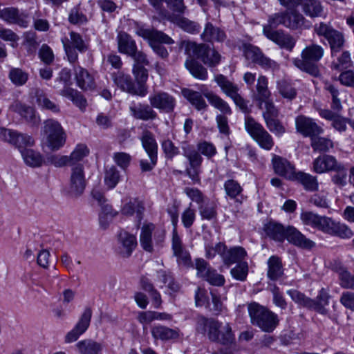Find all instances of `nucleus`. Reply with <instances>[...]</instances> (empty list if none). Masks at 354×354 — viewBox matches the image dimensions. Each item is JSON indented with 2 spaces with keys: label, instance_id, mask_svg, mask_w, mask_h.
Returning a JSON list of instances; mask_svg holds the SVG:
<instances>
[{
  "label": "nucleus",
  "instance_id": "f8f14e48",
  "mask_svg": "<svg viewBox=\"0 0 354 354\" xmlns=\"http://www.w3.org/2000/svg\"><path fill=\"white\" fill-rule=\"evenodd\" d=\"M186 50L192 51L194 56L209 67L216 66L221 59V55L214 48L205 44H196L194 42H188L186 45Z\"/></svg>",
  "mask_w": 354,
  "mask_h": 354
},
{
  "label": "nucleus",
  "instance_id": "423d86ee",
  "mask_svg": "<svg viewBox=\"0 0 354 354\" xmlns=\"http://www.w3.org/2000/svg\"><path fill=\"white\" fill-rule=\"evenodd\" d=\"M137 35L147 40L149 45L153 52L162 59H166L169 56L167 48L162 46V44H173L174 41L167 35L162 31L153 28H144L138 27L136 30Z\"/></svg>",
  "mask_w": 354,
  "mask_h": 354
},
{
  "label": "nucleus",
  "instance_id": "3c124183",
  "mask_svg": "<svg viewBox=\"0 0 354 354\" xmlns=\"http://www.w3.org/2000/svg\"><path fill=\"white\" fill-rule=\"evenodd\" d=\"M311 147L314 151L327 152L333 148V142L331 140L320 137L319 136L310 138Z\"/></svg>",
  "mask_w": 354,
  "mask_h": 354
},
{
  "label": "nucleus",
  "instance_id": "473e14b6",
  "mask_svg": "<svg viewBox=\"0 0 354 354\" xmlns=\"http://www.w3.org/2000/svg\"><path fill=\"white\" fill-rule=\"evenodd\" d=\"M202 39L207 42H223L226 39V34L223 30L207 22L201 35Z\"/></svg>",
  "mask_w": 354,
  "mask_h": 354
},
{
  "label": "nucleus",
  "instance_id": "864d4df0",
  "mask_svg": "<svg viewBox=\"0 0 354 354\" xmlns=\"http://www.w3.org/2000/svg\"><path fill=\"white\" fill-rule=\"evenodd\" d=\"M88 152L89 151L85 145H77L71 155L68 156L71 167L73 165H77V162L81 161L84 157L88 156Z\"/></svg>",
  "mask_w": 354,
  "mask_h": 354
},
{
  "label": "nucleus",
  "instance_id": "052dcab7",
  "mask_svg": "<svg viewBox=\"0 0 354 354\" xmlns=\"http://www.w3.org/2000/svg\"><path fill=\"white\" fill-rule=\"evenodd\" d=\"M267 128L277 136H281L286 132V128L277 118L264 120Z\"/></svg>",
  "mask_w": 354,
  "mask_h": 354
},
{
  "label": "nucleus",
  "instance_id": "8fccbe9b",
  "mask_svg": "<svg viewBox=\"0 0 354 354\" xmlns=\"http://www.w3.org/2000/svg\"><path fill=\"white\" fill-rule=\"evenodd\" d=\"M21 154L25 163L32 167H39L43 162V158L39 152L33 149H21Z\"/></svg>",
  "mask_w": 354,
  "mask_h": 354
},
{
  "label": "nucleus",
  "instance_id": "37998d69",
  "mask_svg": "<svg viewBox=\"0 0 354 354\" xmlns=\"http://www.w3.org/2000/svg\"><path fill=\"white\" fill-rule=\"evenodd\" d=\"M185 68L189 71L192 75L200 80H206L208 73L206 68L194 59L189 58L185 62Z\"/></svg>",
  "mask_w": 354,
  "mask_h": 354
},
{
  "label": "nucleus",
  "instance_id": "0e129e2a",
  "mask_svg": "<svg viewBox=\"0 0 354 354\" xmlns=\"http://www.w3.org/2000/svg\"><path fill=\"white\" fill-rule=\"evenodd\" d=\"M340 285L346 289H354V274H352L347 270L341 268L337 272Z\"/></svg>",
  "mask_w": 354,
  "mask_h": 354
},
{
  "label": "nucleus",
  "instance_id": "79ce46f5",
  "mask_svg": "<svg viewBox=\"0 0 354 354\" xmlns=\"http://www.w3.org/2000/svg\"><path fill=\"white\" fill-rule=\"evenodd\" d=\"M268 277L272 281L278 280L283 274L281 259L275 255L271 256L268 260Z\"/></svg>",
  "mask_w": 354,
  "mask_h": 354
},
{
  "label": "nucleus",
  "instance_id": "7ed1b4c3",
  "mask_svg": "<svg viewBox=\"0 0 354 354\" xmlns=\"http://www.w3.org/2000/svg\"><path fill=\"white\" fill-rule=\"evenodd\" d=\"M324 55V48L317 44H310L306 46L301 51V59L293 60L294 65L301 71L314 77L319 75L317 63Z\"/></svg>",
  "mask_w": 354,
  "mask_h": 354
},
{
  "label": "nucleus",
  "instance_id": "6e6d98bb",
  "mask_svg": "<svg viewBox=\"0 0 354 354\" xmlns=\"http://www.w3.org/2000/svg\"><path fill=\"white\" fill-rule=\"evenodd\" d=\"M9 78L15 86H20L26 83L28 74L20 68H14L10 71Z\"/></svg>",
  "mask_w": 354,
  "mask_h": 354
},
{
  "label": "nucleus",
  "instance_id": "2eb2a0df",
  "mask_svg": "<svg viewBox=\"0 0 354 354\" xmlns=\"http://www.w3.org/2000/svg\"><path fill=\"white\" fill-rule=\"evenodd\" d=\"M274 25L268 22L263 27V35L270 40L272 41L282 48L291 50L295 46V40L290 34L283 30H275Z\"/></svg>",
  "mask_w": 354,
  "mask_h": 354
},
{
  "label": "nucleus",
  "instance_id": "69168bd1",
  "mask_svg": "<svg viewBox=\"0 0 354 354\" xmlns=\"http://www.w3.org/2000/svg\"><path fill=\"white\" fill-rule=\"evenodd\" d=\"M198 209L202 219L209 221L216 217V208L212 203H203L199 205Z\"/></svg>",
  "mask_w": 354,
  "mask_h": 354
},
{
  "label": "nucleus",
  "instance_id": "4c0bfd02",
  "mask_svg": "<svg viewBox=\"0 0 354 354\" xmlns=\"http://www.w3.org/2000/svg\"><path fill=\"white\" fill-rule=\"evenodd\" d=\"M169 20L184 31L190 34H196L200 32V25L194 21L180 15L170 16Z\"/></svg>",
  "mask_w": 354,
  "mask_h": 354
},
{
  "label": "nucleus",
  "instance_id": "603ef678",
  "mask_svg": "<svg viewBox=\"0 0 354 354\" xmlns=\"http://www.w3.org/2000/svg\"><path fill=\"white\" fill-rule=\"evenodd\" d=\"M268 78L264 75H260L257 79L256 86L257 91V100H266L270 97V92L268 88Z\"/></svg>",
  "mask_w": 354,
  "mask_h": 354
},
{
  "label": "nucleus",
  "instance_id": "dca6fc26",
  "mask_svg": "<svg viewBox=\"0 0 354 354\" xmlns=\"http://www.w3.org/2000/svg\"><path fill=\"white\" fill-rule=\"evenodd\" d=\"M86 185L84 168L82 164L78 163L71 167L68 184V194L73 197L82 195Z\"/></svg>",
  "mask_w": 354,
  "mask_h": 354
},
{
  "label": "nucleus",
  "instance_id": "4d7b16f0",
  "mask_svg": "<svg viewBox=\"0 0 354 354\" xmlns=\"http://www.w3.org/2000/svg\"><path fill=\"white\" fill-rule=\"evenodd\" d=\"M248 264L246 261H242L231 269L230 274L232 277L238 281H244L246 280L248 274Z\"/></svg>",
  "mask_w": 354,
  "mask_h": 354
},
{
  "label": "nucleus",
  "instance_id": "de8ad7c7",
  "mask_svg": "<svg viewBox=\"0 0 354 354\" xmlns=\"http://www.w3.org/2000/svg\"><path fill=\"white\" fill-rule=\"evenodd\" d=\"M329 298L330 295L326 290L322 288L317 296L316 300L312 299L310 309H313L321 314L326 315L327 310L325 308V306L328 304Z\"/></svg>",
  "mask_w": 354,
  "mask_h": 354
},
{
  "label": "nucleus",
  "instance_id": "a878e982",
  "mask_svg": "<svg viewBox=\"0 0 354 354\" xmlns=\"http://www.w3.org/2000/svg\"><path fill=\"white\" fill-rule=\"evenodd\" d=\"M222 247L221 259L224 265L230 267L234 263L242 262L247 255L245 250L241 246L227 248L224 244Z\"/></svg>",
  "mask_w": 354,
  "mask_h": 354
},
{
  "label": "nucleus",
  "instance_id": "bb28decb",
  "mask_svg": "<svg viewBox=\"0 0 354 354\" xmlns=\"http://www.w3.org/2000/svg\"><path fill=\"white\" fill-rule=\"evenodd\" d=\"M223 188L225 193V197L232 200L236 206L240 205L245 200L246 196L243 194V188L240 183L231 178L224 182Z\"/></svg>",
  "mask_w": 354,
  "mask_h": 354
},
{
  "label": "nucleus",
  "instance_id": "412c9836",
  "mask_svg": "<svg viewBox=\"0 0 354 354\" xmlns=\"http://www.w3.org/2000/svg\"><path fill=\"white\" fill-rule=\"evenodd\" d=\"M313 170L317 174L344 169V165L331 155H322L313 161Z\"/></svg>",
  "mask_w": 354,
  "mask_h": 354
},
{
  "label": "nucleus",
  "instance_id": "5fc2aeb1",
  "mask_svg": "<svg viewBox=\"0 0 354 354\" xmlns=\"http://www.w3.org/2000/svg\"><path fill=\"white\" fill-rule=\"evenodd\" d=\"M277 89L279 93L288 100L294 99L297 95L296 89L287 81L281 80L277 82Z\"/></svg>",
  "mask_w": 354,
  "mask_h": 354
},
{
  "label": "nucleus",
  "instance_id": "e2e57ef3",
  "mask_svg": "<svg viewBox=\"0 0 354 354\" xmlns=\"http://www.w3.org/2000/svg\"><path fill=\"white\" fill-rule=\"evenodd\" d=\"M269 290L272 294L274 305L279 307L281 310L286 309L287 308V302L279 288L275 283H272L269 285Z\"/></svg>",
  "mask_w": 354,
  "mask_h": 354
},
{
  "label": "nucleus",
  "instance_id": "39448f33",
  "mask_svg": "<svg viewBox=\"0 0 354 354\" xmlns=\"http://www.w3.org/2000/svg\"><path fill=\"white\" fill-rule=\"evenodd\" d=\"M268 22L274 27L282 25L291 30H302L309 28L308 21L297 8L272 14L269 16Z\"/></svg>",
  "mask_w": 354,
  "mask_h": 354
},
{
  "label": "nucleus",
  "instance_id": "5701e85b",
  "mask_svg": "<svg viewBox=\"0 0 354 354\" xmlns=\"http://www.w3.org/2000/svg\"><path fill=\"white\" fill-rule=\"evenodd\" d=\"M286 240L295 246L306 250H310L315 246V243L308 239L299 230L293 226H287Z\"/></svg>",
  "mask_w": 354,
  "mask_h": 354
},
{
  "label": "nucleus",
  "instance_id": "9b49d317",
  "mask_svg": "<svg viewBox=\"0 0 354 354\" xmlns=\"http://www.w3.org/2000/svg\"><path fill=\"white\" fill-rule=\"evenodd\" d=\"M67 59L71 64H75L78 59V52L82 53L88 48V44L85 41L82 35L76 32L71 31L69 37L62 39Z\"/></svg>",
  "mask_w": 354,
  "mask_h": 354
},
{
  "label": "nucleus",
  "instance_id": "338daca9",
  "mask_svg": "<svg viewBox=\"0 0 354 354\" xmlns=\"http://www.w3.org/2000/svg\"><path fill=\"white\" fill-rule=\"evenodd\" d=\"M86 16L80 10L79 7H75L70 11L68 21L74 25H82L87 22Z\"/></svg>",
  "mask_w": 354,
  "mask_h": 354
},
{
  "label": "nucleus",
  "instance_id": "cd10ccee",
  "mask_svg": "<svg viewBox=\"0 0 354 354\" xmlns=\"http://www.w3.org/2000/svg\"><path fill=\"white\" fill-rule=\"evenodd\" d=\"M272 164L277 174L289 180H292L297 171L295 166L288 160L275 154L272 156Z\"/></svg>",
  "mask_w": 354,
  "mask_h": 354
},
{
  "label": "nucleus",
  "instance_id": "c756f323",
  "mask_svg": "<svg viewBox=\"0 0 354 354\" xmlns=\"http://www.w3.org/2000/svg\"><path fill=\"white\" fill-rule=\"evenodd\" d=\"M118 50L122 54L129 56L137 48L136 41L133 37L124 31L118 32L116 37Z\"/></svg>",
  "mask_w": 354,
  "mask_h": 354
},
{
  "label": "nucleus",
  "instance_id": "1a4fd4ad",
  "mask_svg": "<svg viewBox=\"0 0 354 354\" xmlns=\"http://www.w3.org/2000/svg\"><path fill=\"white\" fill-rule=\"evenodd\" d=\"M313 30L319 37H323L328 41L332 56H335L344 47L345 43L344 34L330 25L320 22L314 26Z\"/></svg>",
  "mask_w": 354,
  "mask_h": 354
},
{
  "label": "nucleus",
  "instance_id": "393cba45",
  "mask_svg": "<svg viewBox=\"0 0 354 354\" xmlns=\"http://www.w3.org/2000/svg\"><path fill=\"white\" fill-rule=\"evenodd\" d=\"M112 77L115 84L122 91L133 95L140 96V94H142V91H138L136 83L129 75L118 71L112 74Z\"/></svg>",
  "mask_w": 354,
  "mask_h": 354
},
{
  "label": "nucleus",
  "instance_id": "a18cd8bd",
  "mask_svg": "<svg viewBox=\"0 0 354 354\" xmlns=\"http://www.w3.org/2000/svg\"><path fill=\"white\" fill-rule=\"evenodd\" d=\"M59 93L62 96L71 100L82 111L86 109L87 106L86 100L78 91L72 88H66L65 89H62Z\"/></svg>",
  "mask_w": 354,
  "mask_h": 354
},
{
  "label": "nucleus",
  "instance_id": "774afa93",
  "mask_svg": "<svg viewBox=\"0 0 354 354\" xmlns=\"http://www.w3.org/2000/svg\"><path fill=\"white\" fill-rule=\"evenodd\" d=\"M161 147L167 160H172L180 153L179 149L169 139L164 140L161 143Z\"/></svg>",
  "mask_w": 354,
  "mask_h": 354
},
{
  "label": "nucleus",
  "instance_id": "20e7f679",
  "mask_svg": "<svg viewBox=\"0 0 354 354\" xmlns=\"http://www.w3.org/2000/svg\"><path fill=\"white\" fill-rule=\"evenodd\" d=\"M248 310L252 324L263 331L271 333L279 324L277 315L258 303L248 304Z\"/></svg>",
  "mask_w": 354,
  "mask_h": 354
},
{
  "label": "nucleus",
  "instance_id": "a211bd4d",
  "mask_svg": "<svg viewBox=\"0 0 354 354\" xmlns=\"http://www.w3.org/2000/svg\"><path fill=\"white\" fill-rule=\"evenodd\" d=\"M295 127L298 133L310 138L324 133V129L316 123L314 119L304 115L296 117Z\"/></svg>",
  "mask_w": 354,
  "mask_h": 354
},
{
  "label": "nucleus",
  "instance_id": "a19ab883",
  "mask_svg": "<svg viewBox=\"0 0 354 354\" xmlns=\"http://www.w3.org/2000/svg\"><path fill=\"white\" fill-rule=\"evenodd\" d=\"M34 97L36 99L38 106L41 109L50 111L53 113L59 112V106L55 102L50 100L43 90L35 88Z\"/></svg>",
  "mask_w": 354,
  "mask_h": 354
},
{
  "label": "nucleus",
  "instance_id": "aec40b11",
  "mask_svg": "<svg viewBox=\"0 0 354 354\" xmlns=\"http://www.w3.org/2000/svg\"><path fill=\"white\" fill-rule=\"evenodd\" d=\"M10 109L19 114L30 127H34L39 125L40 116L32 106L19 101H15L10 104Z\"/></svg>",
  "mask_w": 354,
  "mask_h": 354
},
{
  "label": "nucleus",
  "instance_id": "c03bdc74",
  "mask_svg": "<svg viewBox=\"0 0 354 354\" xmlns=\"http://www.w3.org/2000/svg\"><path fill=\"white\" fill-rule=\"evenodd\" d=\"M151 335L155 339L162 341H167L178 337V333L176 330L162 325L153 326L151 328Z\"/></svg>",
  "mask_w": 354,
  "mask_h": 354
},
{
  "label": "nucleus",
  "instance_id": "f704fd0d",
  "mask_svg": "<svg viewBox=\"0 0 354 354\" xmlns=\"http://www.w3.org/2000/svg\"><path fill=\"white\" fill-rule=\"evenodd\" d=\"M145 209L144 202L138 198H133L123 205L121 212L123 215L128 216L136 214V217L138 221L140 222L143 217Z\"/></svg>",
  "mask_w": 354,
  "mask_h": 354
},
{
  "label": "nucleus",
  "instance_id": "7c9ffc66",
  "mask_svg": "<svg viewBox=\"0 0 354 354\" xmlns=\"http://www.w3.org/2000/svg\"><path fill=\"white\" fill-rule=\"evenodd\" d=\"M291 181L301 185L307 192H316L319 189L317 178L301 171H297Z\"/></svg>",
  "mask_w": 354,
  "mask_h": 354
},
{
  "label": "nucleus",
  "instance_id": "58836bf2",
  "mask_svg": "<svg viewBox=\"0 0 354 354\" xmlns=\"http://www.w3.org/2000/svg\"><path fill=\"white\" fill-rule=\"evenodd\" d=\"M183 97L198 111H205L207 104L202 94L198 91L189 88H184L182 91Z\"/></svg>",
  "mask_w": 354,
  "mask_h": 354
},
{
  "label": "nucleus",
  "instance_id": "6e6552de",
  "mask_svg": "<svg viewBox=\"0 0 354 354\" xmlns=\"http://www.w3.org/2000/svg\"><path fill=\"white\" fill-rule=\"evenodd\" d=\"M183 155L187 158L189 165L185 169L186 175L193 181L194 183H199L201 167L203 162V158L199 151L194 145L187 142L181 143Z\"/></svg>",
  "mask_w": 354,
  "mask_h": 354
},
{
  "label": "nucleus",
  "instance_id": "13d9d810",
  "mask_svg": "<svg viewBox=\"0 0 354 354\" xmlns=\"http://www.w3.org/2000/svg\"><path fill=\"white\" fill-rule=\"evenodd\" d=\"M71 74L69 69L66 68L62 69L54 80L53 88H59L63 87L62 89L70 88L68 85L71 81Z\"/></svg>",
  "mask_w": 354,
  "mask_h": 354
},
{
  "label": "nucleus",
  "instance_id": "4468645a",
  "mask_svg": "<svg viewBox=\"0 0 354 354\" xmlns=\"http://www.w3.org/2000/svg\"><path fill=\"white\" fill-rule=\"evenodd\" d=\"M152 235L156 245H160L165 241V232L162 230H156L153 223L144 224L141 228L140 242L142 248L147 252L153 251Z\"/></svg>",
  "mask_w": 354,
  "mask_h": 354
},
{
  "label": "nucleus",
  "instance_id": "bf43d9fd",
  "mask_svg": "<svg viewBox=\"0 0 354 354\" xmlns=\"http://www.w3.org/2000/svg\"><path fill=\"white\" fill-rule=\"evenodd\" d=\"M120 180L119 171L115 167L111 166L106 169L104 176V182L109 189L114 188Z\"/></svg>",
  "mask_w": 354,
  "mask_h": 354
},
{
  "label": "nucleus",
  "instance_id": "6ab92c4d",
  "mask_svg": "<svg viewBox=\"0 0 354 354\" xmlns=\"http://www.w3.org/2000/svg\"><path fill=\"white\" fill-rule=\"evenodd\" d=\"M149 101L153 108L165 113L173 112L176 106L174 97L164 91H157L151 94L149 97Z\"/></svg>",
  "mask_w": 354,
  "mask_h": 354
},
{
  "label": "nucleus",
  "instance_id": "0eeeda50",
  "mask_svg": "<svg viewBox=\"0 0 354 354\" xmlns=\"http://www.w3.org/2000/svg\"><path fill=\"white\" fill-rule=\"evenodd\" d=\"M43 134L46 139V145L51 151H57L65 144L66 134L61 124L53 119H48L44 122Z\"/></svg>",
  "mask_w": 354,
  "mask_h": 354
},
{
  "label": "nucleus",
  "instance_id": "ddd939ff",
  "mask_svg": "<svg viewBox=\"0 0 354 354\" xmlns=\"http://www.w3.org/2000/svg\"><path fill=\"white\" fill-rule=\"evenodd\" d=\"M215 82L220 86L221 91L230 97L235 104L244 113L249 111L248 102L239 93V86L230 81L225 75L219 74L215 76Z\"/></svg>",
  "mask_w": 354,
  "mask_h": 354
},
{
  "label": "nucleus",
  "instance_id": "f257e3e1",
  "mask_svg": "<svg viewBox=\"0 0 354 354\" xmlns=\"http://www.w3.org/2000/svg\"><path fill=\"white\" fill-rule=\"evenodd\" d=\"M300 218L304 225H309L331 236L346 239L354 235L353 231L345 224L336 222L327 216H319L313 212H301Z\"/></svg>",
  "mask_w": 354,
  "mask_h": 354
},
{
  "label": "nucleus",
  "instance_id": "f3484780",
  "mask_svg": "<svg viewBox=\"0 0 354 354\" xmlns=\"http://www.w3.org/2000/svg\"><path fill=\"white\" fill-rule=\"evenodd\" d=\"M0 138L13 145L20 151L21 149H28L27 147L35 145V140L32 136L3 127H0Z\"/></svg>",
  "mask_w": 354,
  "mask_h": 354
},
{
  "label": "nucleus",
  "instance_id": "b1692460",
  "mask_svg": "<svg viewBox=\"0 0 354 354\" xmlns=\"http://www.w3.org/2000/svg\"><path fill=\"white\" fill-rule=\"evenodd\" d=\"M130 114L137 120L143 121L153 120L157 118L158 114L153 109L151 104L132 102L129 106Z\"/></svg>",
  "mask_w": 354,
  "mask_h": 354
},
{
  "label": "nucleus",
  "instance_id": "2f4dec72",
  "mask_svg": "<svg viewBox=\"0 0 354 354\" xmlns=\"http://www.w3.org/2000/svg\"><path fill=\"white\" fill-rule=\"evenodd\" d=\"M263 230L266 236L274 241L282 243L286 239L287 227L279 223L270 221L264 225Z\"/></svg>",
  "mask_w": 354,
  "mask_h": 354
},
{
  "label": "nucleus",
  "instance_id": "f03ea898",
  "mask_svg": "<svg viewBox=\"0 0 354 354\" xmlns=\"http://www.w3.org/2000/svg\"><path fill=\"white\" fill-rule=\"evenodd\" d=\"M196 330L198 333L205 335L212 342L222 344H231L234 341V336L230 325L227 323L223 326L218 320L198 315L196 318Z\"/></svg>",
  "mask_w": 354,
  "mask_h": 354
},
{
  "label": "nucleus",
  "instance_id": "72a5a7b5",
  "mask_svg": "<svg viewBox=\"0 0 354 354\" xmlns=\"http://www.w3.org/2000/svg\"><path fill=\"white\" fill-rule=\"evenodd\" d=\"M77 85L84 91H91L95 88V84L93 77L88 71L81 66L74 68Z\"/></svg>",
  "mask_w": 354,
  "mask_h": 354
},
{
  "label": "nucleus",
  "instance_id": "ea45409f",
  "mask_svg": "<svg viewBox=\"0 0 354 354\" xmlns=\"http://www.w3.org/2000/svg\"><path fill=\"white\" fill-rule=\"evenodd\" d=\"M204 96L207 98L209 103L215 109H218L223 115H232V111L228 103L222 99L219 95L213 92L208 91L204 93Z\"/></svg>",
  "mask_w": 354,
  "mask_h": 354
},
{
  "label": "nucleus",
  "instance_id": "09e8293b",
  "mask_svg": "<svg viewBox=\"0 0 354 354\" xmlns=\"http://www.w3.org/2000/svg\"><path fill=\"white\" fill-rule=\"evenodd\" d=\"M141 142L147 155L158 156V144L151 132L145 131L141 137Z\"/></svg>",
  "mask_w": 354,
  "mask_h": 354
},
{
  "label": "nucleus",
  "instance_id": "c9c22d12",
  "mask_svg": "<svg viewBox=\"0 0 354 354\" xmlns=\"http://www.w3.org/2000/svg\"><path fill=\"white\" fill-rule=\"evenodd\" d=\"M79 354H102L104 346L92 339H85L75 344Z\"/></svg>",
  "mask_w": 354,
  "mask_h": 354
},
{
  "label": "nucleus",
  "instance_id": "4be33fe9",
  "mask_svg": "<svg viewBox=\"0 0 354 354\" xmlns=\"http://www.w3.org/2000/svg\"><path fill=\"white\" fill-rule=\"evenodd\" d=\"M91 317L92 310L91 308H86L74 328L66 335L65 342L71 343L77 340L80 336L89 327Z\"/></svg>",
  "mask_w": 354,
  "mask_h": 354
},
{
  "label": "nucleus",
  "instance_id": "e433bc0d",
  "mask_svg": "<svg viewBox=\"0 0 354 354\" xmlns=\"http://www.w3.org/2000/svg\"><path fill=\"white\" fill-rule=\"evenodd\" d=\"M132 73L136 80V85L138 91H142V94H140V97H144L147 93V86L146 82L148 80V71L143 66L133 64Z\"/></svg>",
  "mask_w": 354,
  "mask_h": 354
},
{
  "label": "nucleus",
  "instance_id": "c85d7f7f",
  "mask_svg": "<svg viewBox=\"0 0 354 354\" xmlns=\"http://www.w3.org/2000/svg\"><path fill=\"white\" fill-rule=\"evenodd\" d=\"M118 248L120 254L124 258L131 255L137 245L136 237L125 231H121L118 235Z\"/></svg>",
  "mask_w": 354,
  "mask_h": 354
},
{
  "label": "nucleus",
  "instance_id": "49530a36",
  "mask_svg": "<svg viewBox=\"0 0 354 354\" xmlns=\"http://www.w3.org/2000/svg\"><path fill=\"white\" fill-rule=\"evenodd\" d=\"M304 14L310 17H317L321 15L323 7L319 0H301L300 3Z\"/></svg>",
  "mask_w": 354,
  "mask_h": 354
},
{
  "label": "nucleus",
  "instance_id": "680f3d73",
  "mask_svg": "<svg viewBox=\"0 0 354 354\" xmlns=\"http://www.w3.org/2000/svg\"><path fill=\"white\" fill-rule=\"evenodd\" d=\"M259 102L260 107L264 103L265 110L262 113L264 120L272 118H278L279 111L271 100L266 99V100H259Z\"/></svg>",
  "mask_w": 354,
  "mask_h": 354
},
{
  "label": "nucleus",
  "instance_id": "9d476101",
  "mask_svg": "<svg viewBox=\"0 0 354 354\" xmlns=\"http://www.w3.org/2000/svg\"><path fill=\"white\" fill-rule=\"evenodd\" d=\"M244 126L245 131L261 148L268 151L272 148L274 146L272 137L264 127L252 117L250 115L245 116Z\"/></svg>",
  "mask_w": 354,
  "mask_h": 354
}]
</instances>
